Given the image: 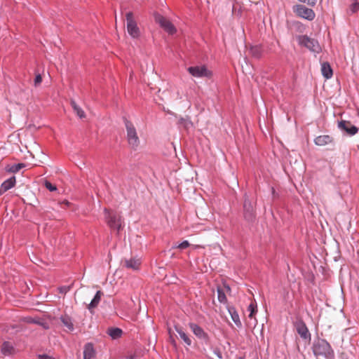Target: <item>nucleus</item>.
<instances>
[{
    "instance_id": "nucleus-1",
    "label": "nucleus",
    "mask_w": 359,
    "mask_h": 359,
    "mask_svg": "<svg viewBox=\"0 0 359 359\" xmlns=\"http://www.w3.org/2000/svg\"><path fill=\"white\" fill-rule=\"evenodd\" d=\"M312 351L315 356L325 359H334L335 353L330 344L327 340L318 338L313 341Z\"/></svg>"
},
{
    "instance_id": "nucleus-2",
    "label": "nucleus",
    "mask_w": 359,
    "mask_h": 359,
    "mask_svg": "<svg viewBox=\"0 0 359 359\" xmlns=\"http://www.w3.org/2000/svg\"><path fill=\"white\" fill-rule=\"evenodd\" d=\"M299 45L308 48L314 53H320L321 47L318 41L314 39L309 37L307 35H299L297 36Z\"/></svg>"
},
{
    "instance_id": "nucleus-3",
    "label": "nucleus",
    "mask_w": 359,
    "mask_h": 359,
    "mask_svg": "<svg viewBox=\"0 0 359 359\" xmlns=\"http://www.w3.org/2000/svg\"><path fill=\"white\" fill-rule=\"evenodd\" d=\"M124 123L127 131L128 144L133 148L137 147L140 143V140L134 125L126 118H124Z\"/></svg>"
},
{
    "instance_id": "nucleus-4",
    "label": "nucleus",
    "mask_w": 359,
    "mask_h": 359,
    "mask_svg": "<svg viewBox=\"0 0 359 359\" xmlns=\"http://www.w3.org/2000/svg\"><path fill=\"white\" fill-rule=\"evenodd\" d=\"M126 18L127 21V31L128 34L134 39L138 38L140 34V29L134 19L133 12H128L126 14Z\"/></svg>"
},
{
    "instance_id": "nucleus-5",
    "label": "nucleus",
    "mask_w": 359,
    "mask_h": 359,
    "mask_svg": "<svg viewBox=\"0 0 359 359\" xmlns=\"http://www.w3.org/2000/svg\"><path fill=\"white\" fill-rule=\"evenodd\" d=\"M187 71L191 75H192L194 77L211 78L212 76V72L210 70L208 69V68L204 65L189 67L187 69Z\"/></svg>"
},
{
    "instance_id": "nucleus-6",
    "label": "nucleus",
    "mask_w": 359,
    "mask_h": 359,
    "mask_svg": "<svg viewBox=\"0 0 359 359\" xmlns=\"http://www.w3.org/2000/svg\"><path fill=\"white\" fill-rule=\"evenodd\" d=\"M294 12L299 17L309 21L313 20L316 17L315 12L311 8H306L304 5H297L294 8Z\"/></svg>"
},
{
    "instance_id": "nucleus-7",
    "label": "nucleus",
    "mask_w": 359,
    "mask_h": 359,
    "mask_svg": "<svg viewBox=\"0 0 359 359\" xmlns=\"http://www.w3.org/2000/svg\"><path fill=\"white\" fill-rule=\"evenodd\" d=\"M155 21L169 34H174L176 32V28L173 24L163 15H155Z\"/></svg>"
},
{
    "instance_id": "nucleus-8",
    "label": "nucleus",
    "mask_w": 359,
    "mask_h": 359,
    "mask_svg": "<svg viewBox=\"0 0 359 359\" xmlns=\"http://www.w3.org/2000/svg\"><path fill=\"white\" fill-rule=\"evenodd\" d=\"M189 327L194 335L199 339L203 340L205 343H208L210 341V337L208 334L198 324L189 323Z\"/></svg>"
},
{
    "instance_id": "nucleus-9",
    "label": "nucleus",
    "mask_w": 359,
    "mask_h": 359,
    "mask_svg": "<svg viewBox=\"0 0 359 359\" xmlns=\"http://www.w3.org/2000/svg\"><path fill=\"white\" fill-rule=\"evenodd\" d=\"M294 325L297 332L299 334L302 339L309 341L311 340V334L303 320L299 319L297 320Z\"/></svg>"
},
{
    "instance_id": "nucleus-10",
    "label": "nucleus",
    "mask_w": 359,
    "mask_h": 359,
    "mask_svg": "<svg viewBox=\"0 0 359 359\" xmlns=\"http://www.w3.org/2000/svg\"><path fill=\"white\" fill-rule=\"evenodd\" d=\"M243 215L248 222H251L255 218V211L253 205L247 197L245 198L243 203Z\"/></svg>"
},
{
    "instance_id": "nucleus-11",
    "label": "nucleus",
    "mask_w": 359,
    "mask_h": 359,
    "mask_svg": "<svg viewBox=\"0 0 359 359\" xmlns=\"http://www.w3.org/2000/svg\"><path fill=\"white\" fill-rule=\"evenodd\" d=\"M338 127L341 130L345 131L349 135H354L358 133L359 129L356 126H353L350 121H341L338 123Z\"/></svg>"
},
{
    "instance_id": "nucleus-12",
    "label": "nucleus",
    "mask_w": 359,
    "mask_h": 359,
    "mask_svg": "<svg viewBox=\"0 0 359 359\" xmlns=\"http://www.w3.org/2000/svg\"><path fill=\"white\" fill-rule=\"evenodd\" d=\"M107 223L111 229L116 230L118 232L121 229V217L115 214H109Z\"/></svg>"
},
{
    "instance_id": "nucleus-13",
    "label": "nucleus",
    "mask_w": 359,
    "mask_h": 359,
    "mask_svg": "<svg viewBox=\"0 0 359 359\" xmlns=\"http://www.w3.org/2000/svg\"><path fill=\"white\" fill-rule=\"evenodd\" d=\"M142 261L139 258L132 257L130 259H126L123 262V266L128 269L133 271H137L140 269Z\"/></svg>"
},
{
    "instance_id": "nucleus-14",
    "label": "nucleus",
    "mask_w": 359,
    "mask_h": 359,
    "mask_svg": "<svg viewBox=\"0 0 359 359\" xmlns=\"http://www.w3.org/2000/svg\"><path fill=\"white\" fill-rule=\"evenodd\" d=\"M16 184L15 177L13 176L4 181L0 187V196L14 187Z\"/></svg>"
},
{
    "instance_id": "nucleus-15",
    "label": "nucleus",
    "mask_w": 359,
    "mask_h": 359,
    "mask_svg": "<svg viewBox=\"0 0 359 359\" xmlns=\"http://www.w3.org/2000/svg\"><path fill=\"white\" fill-rule=\"evenodd\" d=\"M333 141V137L328 135H320L314 139V142L318 146H325L328 144L332 143Z\"/></svg>"
},
{
    "instance_id": "nucleus-16",
    "label": "nucleus",
    "mask_w": 359,
    "mask_h": 359,
    "mask_svg": "<svg viewBox=\"0 0 359 359\" xmlns=\"http://www.w3.org/2000/svg\"><path fill=\"white\" fill-rule=\"evenodd\" d=\"M95 357V351L91 343H88L84 346L83 359H94Z\"/></svg>"
},
{
    "instance_id": "nucleus-17",
    "label": "nucleus",
    "mask_w": 359,
    "mask_h": 359,
    "mask_svg": "<svg viewBox=\"0 0 359 359\" xmlns=\"http://www.w3.org/2000/svg\"><path fill=\"white\" fill-rule=\"evenodd\" d=\"M263 48L261 45L250 46L249 49L250 55L256 58L259 59L263 55Z\"/></svg>"
},
{
    "instance_id": "nucleus-18",
    "label": "nucleus",
    "mask_w": 359,
    "mask_h": 359,
    "mask_svg": "<svg viewBox=\"0 0 359 359\" xmlns=\"http://www.w3.org/2000/svg\"><path fill=\"white\" fill-rule=\"evenodd\" d=\"M175 331L179 334L180 338L184 341L187 346H191L192 341L188 334L184 331L183 328L179 325H175Z\"/></svg>"
},
{
    "instance_id": "nucleus-19",
    "label": "nucleus",
    "mask_w": 359,
    "mask_h": 359,
    "mask_svg": "<svg viewBox=\"0 0 359 359\" xmlns=\"http://www.w3.org/2000/svg\"><path fill=\"white\" fill-rule=\"evenodd\" d=\"M321 72L323 76L326 79H330L333 75L332 69L329 62H325L321 65Z\"/></svg>"
},
{
    "instance_id": "nucleus-20",
    "label": "nucleus",
    "mask_w": 359,
    "mask_h": 359,
    "mask_svg": "<svg viewBox=\"0 0 359 359\" xmlns=\"http://www.w3.org/2000/svg\"><path fill=\"white\" fill-rule=\"evenodd\" d=\"M103 295V292L100 290H98L94 298L92 299L91 302L88 304V309L92 312V309L96 308L97 305L99 304L101 297Z\"/></svg>"
},
{
    "instance_id": "nucleus-21",
    "label": "nucleus",
    "mask_w": 359,
    "mask_h": 359,
    "mask_svg": "<svg viewBox=\"0 0 359 359\" xmlns=\"http://www.w3.org/2000/svg\"><path fill=\"white\" fill-rule=\"evenodd\" d=\"M15 351L14 347L9 341H4L1 346V353L4 355H12Z\"/></svg>"
},
{
    "instance_id": "nucleus-22",
    "label": "nucleus",
    "mask_w": 359,
    "mask_h": 359,
    "mask_svg": "<svg viewBox=\"0 0 359 359\" xmlns=\"http://www.w3.org/2000/svg\"><path fill=\"white\" fill-rule=\"evenodd\" d=\"M107 333L112 339H118L122 335V330L118 327H112L108 330Z\"/></svg>"
},
{
    "instance_id": "nucleus-23",
    "label": "nucleus",
    "mask_w": 359,
    "mask_h": 359,
    "mask_svg": "<svg viewBox=\"0 0 359 359\" xmlns=\"http://www.w3.org/2000/svg\"><path fill=\"white\" fill-rule=\"evenodd\" d=\"M25 167V164L20 163L18 164H13L11 165H8L6 167V171L11 173H16L22 168H24Z\"/></svg>"
},
{
    "instance_id": "nucleus-24",
    "label": "nucleus",
    "mask_w": 359,
    "mask_h": 359,
    "mask_svg": "<svg viewBox=\"0 0 359 359\" xmlns=\"http://www.w3.org/2000/svg\"><path fill=\"white\" fill-rule=\"evenodd\" d=\"M71 105L74 109V112L79 118H82L86 116L85 112L76 104L74 101L71 102Z\"/></svg>"
},
{
    "instance_id": "nucleus-25",
    "label": "nucleus",
    "mask_w": 359,
    "mask_h": 359,
    "mask_svg": "<svg viewBox=\"0 0 359 359\" xmlns=\"http://www.w3.org/2000/svg\"><path fill=\"white\" fill-rule=\"evenodd\" d=\"M248 311L250 312L248 317L250 318H255V316L257 312V304L255 302H252L250 304V305L248 307Z\"/></svg>"
},
{
    "instance_id": "nucleus-26",
    "label": "nucleus",
    "mask_w": 359,
    "mask_h": 359,
    "mask_svg": "<svg viewBox=\"0 0 359 359\" xmlns=\"http://www.w3.org/2000/svg\"><path fill=\"white\" fill-rule=\"evenodd\" d=\"M179 127H183L184 129H189L191 126L192 123L188 118H180L177 123Z\"/></svg>"
},
{
    "instance_id": "nucleus-27",
    "label": "nucleus",
    "mask_w": 359,
    "mask_h": 359,
    "mask_svg": "<svg viewBox=\"0 0 359 359\" xmlns=\"http://www.w3.org/2000/svg\"><path fill=\"white\" fill-rule=\"evenodd\" d=\"M232 13L233 15L241 16L242 14L241 5L238 1H234L232 6Z\"/></svg>"
},
{
    "instance_id": "nucleus-28",
    "label": "nucleus",
    "mask_w": 359,
    "mask_h": 359,
    "mask_svg": "<svg viewBox=\"0 0 359 359\" xmlns=\"http://www.w3.org/2000/svg\"><path fill=\"white\" fill-rule=\"evenodd\" d=\"M217 291L218 301L220 303H223V304L226 303L227 299H226V294H225L223 289L221 288L220 287H218Z\"/></svg>"
},
{
    "instance_id": "nucleus-29",
    "label": "nucleus",
    "mask_w": 359,
    "mask_h": 359,
    "mask_svg": "<svg viewBox=\"0 0 359 359\" xmlns=\"http://www.w3.org/2000/svg\"><path fill=\"white\" fill-rule=\"evenodd\" d=\"M61 321L62 322L64 325L66 326L69 330H74V325L72 322L71 318L69 316H66L61 317Z\"/></svg>"
},
{
    "instance_id": "nucleus-30",
    "label": "nucleus",
    "mask_w": 359,
    "mask_h": 359,
    "mask_svg": "<svg viewBox=\"0 0 359 359\" xmlns=\"http://www.w3.org/2000/svg\"><path fill=\"white\" fill-rule=\"evenodd\" d=\"M229 311L231 313V318H232L233 321L235 323V324L237 326H241V322L240 320V318H239L238 313L235 310L233 311Z\"/></svg>"
},
{
    "instance_id": "nucleus-31",
    "label": "nucleus",
    "mask_w": 359,
    "mask_h": 359,
    "mask_svg": "<svg viewBox=\"0 0 359 359\" xmlns=\"http://www.w3.org/2000/svg\"><path fill=\"white\" fill-rule=\"evenodd\" d=\"M353 3L350 6V10L353 13L359 11V1L358 0H353Z\"/></svg>"
},
{
    "instance_id": "nucleus-32",
    "label": "nucleus",
    "mask_w": 359,
    "mask_h": 359,
    "mask_svg": "<svg viewBox=\"0 0 359 359\" xmlns=\"http://www.w3.org/2000/svg\"><path fill=\"white\" fill-rule=\"evenodd\" d=\"M44 185L47 189H48L50 191H54L57 190L56 186L53 185L48 181H45Z\"/></svg>"
},
{
    "instance_id": "nucleus-33",
    "label": "nucleus",
    "mask_w": 359,
    "mask_h": 359,
    "mask_svg": "<svg viewBox=\"0 0 359 359\" xmlns=\"http://www.w3.org/2000/svg\"><path fill=\"white\" fill-rule=\"evenodd\" d=\"M189 245L190 244L188 241H184L177 246V248L179 249L184 250L187 248Z\"/></svg>"
},
{
    "instance_id": "nucleus-34",
    "label": "nucleus",
    "mask_w": 359,
    "mask_h": 359,
    "mask_svg": "<svg viewBox=\"0 0 359 359\" xmlns=\"http://www.w3.org/2000/svg\"><path fill=\"white\" fill-rule=\"evenodd\" d=\"M301 2L306 3L310 6H314L316 3L317 0H299Z\"/></svg>"
},
{
    "instance_id": "nucleus-35",
    "label": "nucleus",
    "mask_w": 359,
    "mask_h": 359,
    "mask_svg": "<svg viewBox=\"0 0 359 359\" xmlns=\"http://www.w3.org/2000/svg\"><path fill=\"white\" fill-rule=\"evenodd\" d=\"M42 81V77L41 74H37L34 79V85L36 86H39Z\"/></svg>"
},
{
    "instance_id": "nucleus-36",
    "label": "nucleus",
    "mask_w": 359,
    "mask_h": 359,
    "mask_svg": "<svg viewBox=\"0 0 359 359\" xmlns=\"http://www.w3.org/2000/svg\"><path fill=\"white\" fill-rule=\"evenodd\" d=\"M39 359H55L53 356L46 355V354H42L38 355Z\"/></svg>"
},
{
    "instance_id": "nucleus-37",
    "label": "nucleus",
    "mask_w": 359,
    "mask_h": 359,
    "mask_svg": "<svg viewBox=\"0 0 359 359\" xmlns=\"http://www.w3.org/2000/svg\"><path fill=\"white\" fill-rule=\"evenodd\" d=\"M27 322L28 323H36V324L39 323V322L37 320H34V319H30V320H27Z\"/></svg>"
},
{
    "instance_id": "nucleus-38",
    "label": "nucleus",
    "mask_w": 359,
    "mask_h": 359,
    "mask_svg": "<svg viewBox=\"0 0 359 359\" xmlns=\"http://www.w3.org/2000/svg\"><path fill=\"white\" fill-rule=\"evenodd\" d=\"M215 353L217 354V355L219 358H222V353L221 352L217 350V351H215Z\"/></svg>"
},
{
    "instance_id": "nucleus-39",
    "label": "nucleus",
    "mask_w": 359,
    "mask_h": 359,
    "mask_svg": "<svg viewBox=\"0 0 359 359\" xmlns=\"http://www.w3.org/2000/svg\"><path fill=\"white\" fill-rule=\"evenodd\" d=\"M60 290L61 292H65V293L67 292V290L66 287H61Z\"/></svg>"
}]
</instances>
